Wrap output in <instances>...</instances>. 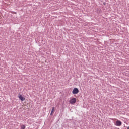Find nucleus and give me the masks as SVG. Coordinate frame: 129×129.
I'll return each mask as SVG.
<instances>
[{"label":"nucleus","mask_w":129,"mask_h":129,"mask_svg":"<svg viewBox=\"0 0 129 129\" xmlns=\"http://www.w3.org/2000/svg\"><path fill=\"white\" fill-rule=\"evenodd\" d=\"M55 110V107H53L52 108L51 112L50 113V115H53L54 114V111Z\"/></svg>","instance_id":"5"},{"label":"nucleus","mask_w":129,"mask_h":129,"mask_svg":"<svg viewBox=\"0 0 129 129\" xmlns=\"http://www.w3.org/2000/svg\"><path fill=\"white\" fill-rule=\"evenodd\" d=\"M26 128V126H25V125H22L21 126V129H25Z\"/></svg>","instance_id":"6"},{"label":"nucleus","mask_w":129,"mask_h":129,"mask_svg":"<svg viewBox=\"0 0 129 129\" xmlns=\"http://www.w3.org/2000/svg\"><path fill=\"white\" fill-rule=\"evenodd\" d=\"M122 124V122L119 120L116 121L115 125L116 126H120Z\"/></svg>","instance_id":"4"},{"label":"nucleus","mask_w":129,"mask_h":129,"mask_svg":"<svg viewBox=\"0 0 129 129\" xmlns=\"http://www.w3.org/2000/svg\"><path fill=\"white\" fill-rule=\"evenodd\" d=\"M69 102L70 103V104H75V103H76V98H73L72 99H71L69 101Z\"/></svg>","instance_id":"1"},{"label":"nucleus","mask_w":129,"mask_h":129,"mask_svg":"<svg viewBox=\"0 0 129 129\" xmlns=\"http://www.w3.org/2000/svg\"><path fill=\"white\" fill-rule=\"evenodd\" d=\"M128 129H129V128H128Z\"/></svg>","instance_id":"7"},{"label":"nucleus","mask_w":129,"mask_h":129,"mask_svg":"<svg viewBox=\"0 0 129 129\" xmlns=\"http://www.w3.org/2000/svg\"><path fill=\"white\" fill-rule=\"evenodd\" d=\"M18 98H19V99H20V100H21V101H25V100H26V98L22 96V95L20 94L18 95Z\"/></svg>","instance_id":"3"},{"label":"nucleus","mask_w":129,"mask_h":129,"mask_svg":"<svg viewBox=\"0 0 129 129\" xmlns=\"http://www.w3.org/2000/svg\"><path fill=\"white\" fill-rule=\"evenodd\" d=\"M78 92H79V90H78L77 88H75L73 91H72V93L73 94H77V93H78Z\"/></svg>","instance_id":"2"}]
</instances>
